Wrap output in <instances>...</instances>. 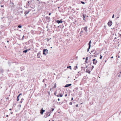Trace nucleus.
<instances>
[{
	"label": "nucleus",
	"instance_id": "obj_6",
	"mask_svg": "<svg viewBox=\"0 0 121 121\" xmlns=\"http://www.w3.org/2000/svg\"><path fill=\"white\" fill-rule=\"evenodd\" d=\"M71 84H67L65 86V87H69V86H71Z\"/></svg>",
	"mask_w": 121,
	"mask_h": 121
},
{
	"label": "nucleus",
	"instance_id": "obj_8",
	"mask_svg": "<svg viewBox=\"0 0 121 121\" xmlns=\"http://www.w3.org/2000/svg\"><path fill=\"white\" fill-rule=\"evenodd\" d=\"M86 72L90 74V73L91 71H89L88 69H87L86 70Z\"/></svg>",
	"mask_w": 121,
	"mask_h": 121
},
{
	"label": "nucleus",
	"instance_id": "obj_16",
	"mask_svg": "<svg viewBox=\"0 0 121 121\" xmlns=\"http://www.w3.org/2000/svg\"><path fill=\"white\" fill-rule=\"evenodd\" d=\"M83 19L84 20H85V21L86 20L85 19V16H84V14L83 15Z\"/></svg>",
	"mask_w": 121,
	"mask_h": 121
},
{
	"label": "nucleus",
	"instance_id": "obj_42",
	"mask_svg": "<svg viewBox=\"0 0 121 121\" xmlns=\"http://www.w3.org/2000/svg\"><path fill=\"white\" fill-rule=\"evenodd\" d=\"M9 110H11V108H10V109H9Z\"/></svg>",
	"mask_w": 121,
	"mask_h": 121
},
{
	"label": "nucleus",
	"instance_id": "obj_32",
	"mask_svg": "<svg viewBox=\"0 0 121 121\" xmlns=\"http://www.w3.org/2000/svg\"><path fill=\"white\" fill-rule=\"evenodd\" d=\"M54 87H56V84H55V85L54 86Z\"/></svg>",
	"mask_w": 121,
	"mask_h": 121
},
{
	"label": "nucleus",
	"instance_id": "obj_9",
	"mask_svg": "<svg viewBox=\"0 0 121 121\" xmlns=\"http://www.w3.org/2000/svg\"><path fill=\"white\" fill-rule=\"evenodd\" d=\"M97 60H96L94 62H93V64H94L96 65V64L97 63Z\"/></svg>",
	"mask_w": 121,
	"mask_h": 121
},
{
	"label": "nucleus",
	"instance_id": "obj_45",
	"mask_svg": "<svg viewBox=\"0 0 121 121\" xmlns=\"http://www.w3.org/2000/svg\"><path fill=\"white\" fill-rule=\"evenodd\" d=\"M111 58H113V56H112L111 57Z\"/></svg>",
	"mask_w": 121,
	"mask_h": 121
},
{
	"label": "nucleus",
	"instance_id": "obj_48",
	"mask_svg": "<svg viewBox=\"0 0 121 121\" xmlns=\"http://www.w3.org/2000/svg\"><path fill=\"white\" fill-rule=\"evenodd\" d=\"M83 59L84 60L85 59V58H83Z\"/></svg>",
	"mask_w": 121,
	"mask_h": 121
},
{
	"label": "nucleus",
	"instance_id": "obj_25",
	"mask_svg": "<svg viewBox=\"0 0 121 121\" xmlns=\"http://www.w3.org/2000/svg\"><path fill=\"white\" fill-rule=\"evenodd\" d=\"M90 48H89H89L88 49H87V52H88L89 50V49Z\"/></svg>",
	"mask_w": 121,
	"mask_h": 121
},
{
	"label": "nucleus",
	"instance_id": "obj_11",
	"mask_svg": "<svg viewBox=\"0 0 121 121\" xmlns=\"http://www.w3.org/2000/svg\"><path fill=\"white\" fill-rule=\"evenodd\" d=\"M41 54L40 53H39L37 54V56L38 58H40Z\"/></svg>",
	"mask_w": 121,
	"mask_h": 121
},
{
	"label": "nucleus",
	"instance_id": "obj_2",
	"mask_svg": "<svg viewBox=\"0 0 121 121\" xmlns=\"http://www.w3.org/2000/svg\"><path fill=\"white\" fill-rule=\"evenodd\" d=\"M108 24L109 26H110L112 24V22H109L108 23Z\"/></svg>",
	"mask_w": 121,
	"mask_h": 121
},
{
	"label": "nucleus",
	"instance_id": "obj_34",
	"mask_svg": "<svg viewBox=\"0 0 121 121\" xmlns=\"http://www.w3.org/2000/svg\"><path fill=\"white\" fill-rule=\"evenodd\" d=\"M51 13H49V15H51Z\"/></svg>",
	"mask_w": 121,
	"mask_h": 121
},
{
	"label": "nucleus",
	"instance_id": "obj_54",
	"mask_svg": "<svg viewBox=\"0 0 121 121\" xmlns=\"http://www.w3.org/2000/svg\"><path fill=\"white\" fill-rule=\"evenodd\" d=\"M46 86V84H45V86Z\"/></svg>",
	"mask_w": 121,
	"mask_h": 121
},
{
	"label": "nucleus",
	"instance_id": "obj_12",
	"mask_svg": "<svg viewBox=\"0 0 121 121\" xmlns=\"http://www.w3.org/2000/svg\"><path fill=\"white\" fill-rule=\"evenodd\" d=\"M57 96L58 97H59V96H60L61 97H62L63 95H61V94H59L57 95Z\"/></svg>",
	"mask_w": 121,
	"mask_h": 121
},
{
	"label": "nucleus",
	"instance_id": "obj_17",
	"mask_svg": "<svg viewBox=\"0 0 121 121\" xmlns=\"http://www.w3.org/2000/svg\"><path fill=\"white\" fill-rule=\"evenodd\" d=\"M69 67H70V69L71 70V66H68L67 67V68H69Z\"/></svg>",
	"mask_w": 121,
	"mask_h": 121
},
{
	"label": "nucleus",
	"instance_id": "obj_36",
	"mask_svg": "<svg viewBox=\"0 0 121 121\" xmlns=\"http://www.w3.org/2000/svg\"><path fill=\"white\" fill-rule=\"evenodd\" d=\"M54 110V108H53L52 109V111H53Z\"/></svg>",
	"mask_w": 121,
	"mask_h": 121
},
{
	"label": "nucleus",
	"instance_id": "obj_20",
	"mask_svg": "<svg viewBox=\"0 0 121 121\" xmlns=\"http://www.w3.org/2000/svg\"><path fill=\"white\" fill-rule=\"evenodd\" d=\"M22 95V94H19V95L17 96V97H19V96L21 95Z\"/></svg>",
	"mask_w": 121,
	"mask_h": 121
},
{
	"label": "nucleus",
	"instance_id": "obj_39",
	"mask_svg": "<svg viewBox=\"0 0 121 121\" xmlns=\"http://www.w3.org/2000/svg\"><path fill=\"white\" fill-rule=\"evenodd\" d=\"M106 26H104V27H105V28Z\"/></svg>",
	"mask_w": 121,
	"mask_h": 121
},
{
	"label": "nucleus",
	"instance_id": "obj_60",
	"mask_svg": "<svg viewBox=\"0 0 121 121\" xmlns=\"http://www.w3.org/2000/svg\"><path fill=\"white\" fill-rule=\"evenodd\" d=\"M39 0H38V1H39Z\"/></svg>",
	"mask_w": 121,
	"mask_h": 121
},
{
	"label": "nucleus",
	"instance_id": "obj_35",
	"mask_svg": "<svg viewBox=\"0 0 121 121\" xmlns=\"http://www.w3.org/2000/svg\"><path fill=\"white\" fill-rule=\"evenodd\" d=\"M1 7H3V6L2 5H1Z\"/></svg>",
	"mask_w": 121,
	"mask_h": 121
},
{
	"label": "nucleus",
	"instance_id": "obj_15",
	"mask_svg": "<svg viewBox=\"0 0 121 121\" xmlns=\"http://www.w3.org/2000/svg\"><path fill=\"white\" fill-rule=\"evenodd\" d=\"M18 27L19 28H21L22 27V26L21 25H19L18 26Z\"/></svg>",
	"mask_w": 121,
	"mask_h": 121
},
{
	"label": "nucleus",
	"instance_id": "obj_51",
	"mask_svg": "<svg viewBox=\"0 0 121 121\" xmlns=\"http://www.w3.org/2000/svg\"><path fill=\"white\" fill-rule=\"evenodd\" d=\"M22 101H21V103H22Z\"/></svg>",
	"mask_w": 121,
	"mask_h": 121
},
{
	"label": "nucleus",
	"instance_id": "obj_28",
	"mask_svg": "<svg viewBox=\"0 0 121 121\" xmlns=\"http://www.w3.org/2000/svg\"><path fill=\"white\" fill-rule=\"evenodd\" d=\"M114 15L113 14V15L112 17V18H114Z\"/></svg>",
	"mask_w": 121,
	"mask_h": 121
},
{
	"label": "nucleus",
	"instance_id": "obj_44",
	"mask_svg": "<svg viewBox=\"0 0 121 121\" xmlns=\"http://www.w3.org/2000/svg\"><path fill=\"white\" fill-rule=\"evenodd\" d=\"M46 39L47 40V41H48V39Z\"/></svg>",
	"mask_w": 121,
	"mask_h": 121
},
{
	"label": "nucleus",
	"instance_id": "obj_14",
	"mask_svg": "<svg viewBox=\"0 0 121 121\" xmlns=\"http://www.w3.org/2000/svg\"><path fill=\"white\" fill-rule=\"evenodd\" d=\"M27 51H28L27 50H26L23 51V52L26 53V52H27Z\"/></svg>",
	"mask_w": 121,
	"mask_h": 121
},
{
	"label": "nucleus",
	"instance_id": "obj_46",
	"mask_svg": "<svg viewBox=\"0 0 121 121\" xmlns=\"http://www.w3.org/2000/svg\"><path fill=\"white\" fill-rule=\"evenodd\" d=\"M7 42L8 43V42H9V41H7Z\"/></svg>",
	"mask_w": 121,
	"mask_h": 121
},
{
	"label": "nucleus",
	"instance_id": "obj_38",
	"mask_svg": "<svg viewBox=\"0 0 121 121\" xmlns=\"http://www.w3.org/2000/svg\"><path fill=\"white\" fill-rule=\"evenodd\" d=\"M26 14H28V12H26Z\"/></svg>",
	"mask_w": 121,
	"mask_h": 121
},
{
	"label": "nucleus",
	"instance_id": "obj_43",
	"mask_svg": "<svg viewBox=\"0 0 121 121\" xmlns=\"http://www.w3.org/2000/svg\"><path fill=\"white\" fill-rule=\"evenodd\" d=\"M8 115H6V117H8Z\"/></svg>",
	"mask_w": 121,
	"mask_h": 121
},
{
	"label": "nucleus",
	"instance_id": "obj_55",
	"mask_svg": "<svg viewBox=\"0 0 121 121\" xmlns=\"http://www.w3.org/2000/svg\"><path fill=\"white\" fill-rule=\"evenodd\" d=\"M44 80H43V82H44Z\"/></svg>",
	"mask_w": 121,
	"mask_h": 121
},
{
	"label": "nucleus",
	"instance_id": "obj_49",
	"mask_svg": "<svg viewBox=\"0 0 121 121\" xmlns=\"http://www.w3.org/2000/svg\"><path fill=\"white\" fill-rule=\"evenodd\" d=\"M118 58H120V56H118Z\"/></svg>",
	"mask_w": 121,
	"mask_h": 121
},
{
	"label": "nucleus",
	"instance_id": "obj_31",
	"mask_svg": "<svg viewBox=\"0 0 121 121\" xmlns=\"http://www.w3.org/2000/svg\"><path fill=\"white\" fill-rule=\"evenodd\" d=\"M83 31L82 30V31H81V33H83Z\"/></svg>",
	"mask_w": 121,
	"mask_h": 121
},
{
	"label": "nucleus",
	"instance_id": "obj_58",
	"mask_svg": "<svg viewBox=\"0 0 121 121\" xmlns=\"http://www.w3.org/2000/svg\"><path fill=\"white\" fill-rule=\"evenodd\" d=\"M51 48H52V47H51Z\"/></svg>",
	"mask_w": 121,
	"mask_h": 121
},
{
	"label": "nucleus",
	"instance_id": "obj_19",
	"mask_svg": "<svg viewBox=\"0 0 121 121\" xmlns=\"http://www.w3.org/2000/svg\"><path fill=\"white\" fill-rule=\"evenodd\" d=\"M88 57H87L86 58V61H87L88 59Z\"/></svg>",
	"mask_w": 121,
	"mask_h": 121
},
{
	"label": "nucleus",
	"instance_id": "obj_47",
	"mask_svg": "<svg viewBox=\"0 0 121 121\" xmlns=\"http://www.w3.org/2000/svg\"><path fill=\"white\" fill-rule=\"evenodd\" d=\"M13 113L12 112L11 113V114H13Z\"/></svg>",
	"mask_w": 121,
	"mask_h": 121
},
{
	"label": "nucleus",
	"instance_id": "obj_10",
	"mask_svg": "<svg viewBox=\"0 0 121 121\" xmlns=\"http://www.w3.org/2000/svg\"><path fill=\"white\" fill-rule=\"evenodd\" d=\"M91 41L90 40L88 44L89 46V48H91Z\"/></svg>",
	"mask_w": 121,
	"mask_h": 121
},
{
	"label": "nucleus",
	"instance_id": "obj_24",
	"mask_svg": "<svg viewBox=\"0 0 121 121\" xmlns=\"http://www.w3.org/2000/svg\"><path fill=\"white\" fill-rule=\"evenodd\" d=\"M102 56H100V58H99L100 59H101L102 58Z\"/></svg>",
	"mask_w": 121,
	"mask_h": 121
},
{
	"label": "nucleus",
	"instance_id": "obj_1",
	"mask_svg": "<svg viewBox=\"0 0 121 121\" xmlns=\"http://www.w3.org/2000/svg\"><path fill=\"white\" fill-rule=\"evenodd\" d=\"M48 50L47 49H44L43 50V54L45 55L48 53Z\"/></svg>",
	"mask_w": 121,
	"mask_h": 121
},
{
	"label": "nucleus",
	"instance_id": "obj_13",
	"mask_svg": "<svg viewBox=\"0 0 121 121\" xmlns=\"http://www.w3.org/2000/svg\"><path fill=\"white\" fill-rule=\"evenodd\" d=\"M78 68L77 66H75L74 67V69L75 70H76Z\"/></svg>",
	"mask_w": 121,
	"mask_h": 121
},
{
	"label": "nucleus",
	"instance_id": "obj_53",
	"mask_svg": "<svg viewBox=\"0 0 121 121\" xmlns=\"http://www.w3.org/2000/svg\"><path fill=\"white\" fill-rule=\"evenodd\" d=\"M24 37V36H23V37H22V38H23Z\"/></svg>",
	"mask_w": 121,
	"mask_h": 121
},
{
	"label": "nucleus",
	"instance_id": "obj_56",
	"mask_svg": "<svg viewBox=\"0 0 121 121\" xmlns=\"http://www.w3.org/2000/svg\"><path fill=\"white\" fill-rule=\"evenodd\" d=\"M54 121V120H53L52 121Z\"/></svg>",
	"mask_w": 121,
	"mask_h": 121
},
{
	"label": "nucleus",
	"instance_id": "obj_18",
	"mask_svg": "<svg viewBox=\"0 0 121 121\" xmlns=\"http://www.w3.org/2000/svg\"><path fill=\"white\" fill-rule=\"evenodd\" d=\"M52 112H51L50 111V112H47V113L48 114H51V113Z\"/></svg>",
	"mask_w": 121,
	"mask_h": 121
},
{
	"label": "nucleus",
	"instance_id": "obj_41",
	"mask_svg": "<svg viewBox=\"0 0 121 121\" xmlns=\"http://www.w3.org/2000/svg\"><path fill=\"white\" fill-rule=\"evenodd\" d=\"M73 99V98H72L71 100H72Z\"/></svg>",
	"mask_w": 121,
	"mask_h": 121
},
{
	"label": "nucleus",
	"instance_id": "obj_40",
	"mask_svg": "<svg viewBox=\"0 0 121 121\" xmlns=\"http://www.w3.org/2000/svg\"><path fill=\"white\" fill-rule=\"evenodd\" d=\"M85 62H86V63H87V61H86V60H85Z\"/></svg>",
	"mask_w": 121,
	"mask_h": 121
},
{
	"label": "nucleus",
	"instance_id": "obj_4",
	"mask_svg": "<svg viewBox=\"0 0 121 121\" xmlns=\"http://www.w3.org/2000/svg\"><path fill=\"white\" fill-rule=\"evenodd\" d=\"M45 110H43V108H42L41 109V111L40 112V113L42 114H43Z\"/></svg>",
	"mask_w": 121,
	"mask_h": 121
},
{
	"label": "nucleus",
	"instance_id": "obj_57",
	"mask_svg": "<svg viewBox=\"0 0 121 121\" xmlns=\"http://www.w3.org/2000/svg\"><path fill=\"white\" fill-rule=\"evenodd\" d=\"M59 8V7H58V8Z\"/></svg>",
	"mask_w": 121,
	"mask_h": 121
},
{
	"label": "nucleus",
	"instance_id": "obj_50",
	"mask_svg": "<svg viewBox=\"0 0 121 121\" xmlns=\"http://www.w3.org/2000/svg\"><path fill=\"white\" fill-rule=\"evenodd\" d=\"M118 77H120V75H119L118 76Z\"/></svg>",
	"mask_w": 121,
	"mask_h": 121
},
{
	"label": "nucleus",
	"instance_id": "obj_27",
	"mask_svg": "<svg viewBox=\"0 0 121 121\" xmlns=\"http://www.w3.org/2000/svg\"><path fill=\"white\" fill-rule=\"evenodd\" d=\"M28 2V5H29V4H30V2L29 1Z\"/></svg>",
	"mask_w": 121,
	"mask_h": 121
},
{
	"label": "nucleus",
	"instance_id": "obj_29",
	"mask_svg": "<svg viewBox=\"0 0 121 121\" xmlns=\"http://www.w3.org/2000/svg\"><path fill=\"white\" fill-rule=\"evenodd\" d=\"M65 97H66V96H67V94H65Z\"/></svg>",
	"mask_w": 121,
	"mask_h": 121
},
{
	"label": "nucleus",
	"instance_id": "obj_5",
	"mask_svg": "<svg viewBox=\"0 0 121 121\" xmlns=\"http://www.w3.org/2000/svg\"><path fill=\"white\" fill-rule=\"evenodd\" d=\"M56 22L58 24H59L60 23H62V21L61 20L59 21V20H57L56 21Z\"/></svg>",
	"mask_w": 121,
	"mask_h": 121
},
{
	"label": "nucleus",
	"instance_id": "obj_23",
	"mask_svg": "<svg viewBox=\"0 0 121 121\" xmlns=\"http://www.w3.org/2000/svg\"><path fill=\"white\" fill-rule=\"evenodd\" d=\"M81 3L83 4H85V3L81 1Z\"/></svg>",
	"mask_w": 121,
	"mask_h": 121
},
{
	"label": "nucleus",
	"instance_id": "obj_22",
	"mask_svg": "<svg viewBox=\"0 0 121 121\" xmlns=\"http://www.w3.org/2000/svg\"><path fill=\"white\" fill-rule=\"evenodd\" d=\"M72 102H70L69 103V104L70 105H72Z\"/></svg>",
	"mask_w": 121,
	"mask_h": 121
},
{
	"label": "nucleus",
	"instance_id": "obj_37",
	"mask_svg": "<svg viewBox=\"0 0 121 121\" xmlns=\"http://www.w3.org/2000/svg\"><path fill=\"white\" fill-rule=\"evenodd\" d=\"M58 101H60V99H59V98L58 99Z\"/></svg>",
	"mask_w": 121,
	"mask_h": 121
},
{
	"label": "nucleus",
	"instance_id": "obj_59",
	"mask_svg": "<svg viewBox=\"0 0 121 121\" xmlns=\"http://www.w3.org/2000/svg\"><path fill=\"white\" fill-rule=\"evenodd\" d=\"M49 121H50V120H49Z\"/></svg>",
	"mask_w": 121,
	"mask_h": 121
},
{
	"label": "nucleus",
	"instance_id": "obj_3",
	"mask_svg": "<svg viewBox=\"0 0 121 121\" xmlns=\"http://www.w3.org/2000/svg\"><path fill=\"white\" fill-rule=\"evenodd\" d=\"M50 114L48 115V114L47 112L45 113V115H44V117H47L50 116Z\"/></svg>",
	"mask_w": 121,
	"mask_h": 121
},
{
	"label": "nucleus",
	"instance_id": "obj_26",
	"mask_svg": "<svg viewBox=\"0 0 121 121\" xmlns=\"http://www.w3.org/2000/svg\"><path fill=\"white\" fill-rule=\"evenodd\" d=\"M96 59H93V60H92L93 61V62L94 61H95V60H96Z\"/></svg>",
	"mask_w": 121,
	"mask_h": 121
},
{
	"label": "nucleus",
	"instance_id": "obj_33",
	"mask_svg": "<svg viewBox=\"0 0 121 121\" xmlns=\"http://www.w3.org/2000/svg\"><path fill=\"white\" fill-rule=\"evenodd\" d=\"M94 67V66L93 65L92 67V69H93Z\"/></svg>",
	"mask_w": 121,
	"mask_h": 121
},
{
	"label": "nucleus",
	"instance_id": "obj_30",
	"mask_svg": "<svg viewBox=\"0 0 121 121\" xmlns=\"http://www.w3.org/2000/svg\"><path fill=\"white\" fill-rule=\"evenodd\" d=\"M76 107H78V104H76Z\"/></svg>",
	"mask_w": 121,
	"mask_h": 121
},
{
	"label": "nucleus",
	"instance_id": "obj_52",
	"mask_svg": "<svg viewBox=\"0 0 121 121\" xmlns=\"http://www.w3.org/2000/svg\"><path fill=\"white\" fill-rule=\"evenodd\" d=\"M22 100H23V99H22Z\"/></svg>",
	"mask_w": 121,
	"mask_h": 121
},
{
	"label": "nucleus",
	"instance_id": "obj_21",
	"mask_svg": "<svg viewBox=\"0 0 121 121\" xmlns=\"http://www.w3.org/2000/svg\"><path fill=\"white\" fill-rule=\"evenodd\" d=\"M18 98H19V97H17V101H18L19 100V99Z\"/></svg>",
	"mask_w": 121,
	"mask_h": 121
},
{
	"label": "nucleus",
	"instance_id": "obj_7",
	"mask_svg": "<svg viewBox=\"0 0 121 121\" xmlns=\"http://www.w3.org/2000/svg\"><path fill=\"white\" fill-rule=\"evenodd\" d=\"M87 27H85L84 28V30L86 32H87Z\"/></svg>",
	"mask_w": 121,
	"mask_h": 121
}]
</instances>
